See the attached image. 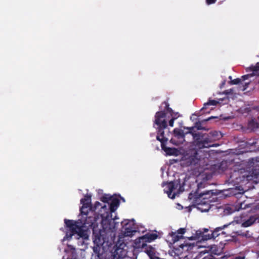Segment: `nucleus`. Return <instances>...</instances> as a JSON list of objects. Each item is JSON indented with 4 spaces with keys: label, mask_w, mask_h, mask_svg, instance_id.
<instances>
[{
    "label": "nucleus",
    "mask_w": 259,
    "mask_h": 259,
    "mask_svg": "<svg viewBox=\"0 0 259 259\" xmlns=\"http://www.w3.org/2000/svg\"><path fill=\"white\" fill-rule=\"evenodd\" d=\"M162 105H164V108L162 110L157 111L155 115V120L154 122L156 121V114L158 112H161L163 114L162 117H159L160 122H163L164 121L167 124L166 121V117L167 116L168 118H169L170 117L176 120L179 117V114L178 112H175L171 108L169 107V105L167 101H164L162 102Z\"/></svg>",
    "instance_id": "39448f33"
},
{
    "label": "nucleus",
    "mask_w": 259,
    "mask_h": 259,
    "mask_svg": "<svg viewBox=\"0 0 259 259\" xmlns=\"http://www.w3.org/2000/svg\"><path fill=\"white\" fill-rule=\"evenodd\" d=\"M178 187H181L180 182H170L167 183L165 188L166 190L164 189V191L167 193L169 198L174 199L176 197L177 194L178 193V192H177V193L172 192L177 189Z\"/></svg>",
    "instance_id": "9d476101"
},
{
    "label": "nucleus",
    "mask_w": 259,
    "mask_h": 259,
    "mask_svg": "<svg viewBox=\"0 0 259 259\" xmlns=\"http://www.w3.org/2000/svg\"><path fill=\"white\" fill-rule=\"evenodd\" d=\"M249 126L252 129L257 128L258 127V124L252 120L249 122Z\"/></svg>",
    "instance_id": "5701e85b"
},
{
    "label": "nucleus",
    "mask_w": 259,
    "mask_h": 259,
    "mask_svg": "<svg viewBox=\"0 0 259 259\" xmlns=\"http://www.w3.org/2000/svg\"><path fill=\"white\" fill-rule=\"evenodd\" d=\"M179 246L183 249H185V248H187L186 250H188L189 249L192 248V245L190 243L181 244Z\"/></svg>",
    "instance_id": "4be33fe9"
},
{
    "label": "nucleus",
    "mask_w": 259,
    "mask_h": 259,
    "mask_svg": "<svg viewBox=\"0 0 259 259\" xmlns=\"http://www.w3.org/2000/svg\"><path fill=\"white\" fill-rule=\"evenodd\" d=\"M217 0H206V3L208 5H210L213 4H214Z\"/></svg>",
    "instance_id": "cd10ccee"
},
{
    "label": "nucleus",
    "mask_w": 259,
    "mask_h": 259,
    "mask_svg": "<svg viewBox=\"0 0 259 259\" xmlns=\"http://www.w3.org/2000/svg\"><path fill=\"white\" fill-rule=\"evenodd\" d=\"M100 206H101V204L99 202L97 201V202H95V207L96 208H98Z\"/></svg>",
    "instance_id": "7c9ffc66"
},
{
    "label": "nucleus",
    "mask_w": 259,
    "mask_h": 259,
    "mask_svg": "<svg viewBox=\"0 0 259 259\" xmlns=\"http://www.w3.org/2000/svg\"><path fill=\"white\" fill-rule=\"evenodd\" d=\"M111 199V197H109L108 195H105L104 196H103L102 197H101L100 200L101 201H102L103 202H104V203H108V201L109 200H110Z\"/></svg>",
    "instance_id": "b1692460"
},
{
    "label": "nucleus",
    "mask_w": 259,
    "mask_h": 259,
    "mask_svg": "<svg viewBox=\"0 0 259 259\" xmlns=\"http://www.w3.org/2000/svg\"><path fill=\"white\" fill-rule=\"evenodd\" d=\"M225 84V81H224L223 83H222V85H224V84Z\"/></svg>",
    "instance_id": "e433bc0d"
},
{
    "label": "nucleus",
    "mask_w": 259,
    "mask_h": 259,
    "mask_svg": "<svg viewBox=\"0 0 259 259\" xmlns=\"http://www.w3.org/2000/svg\"><path fill=\"white\" fill-rule=\"evenodd\" d=\"M188 128L189 130L188 133L191 134L196 146L199 149L215 146L213 143L222 137L221 132L216 131H211L208 134H194L193 132L194 127Z\"/></svg>",
    "instance_id": "7ed1b4c3"
},
{
    "label": "nucleus",
    "mask_w": 259,
    "mask_h": 259,
    "mask_svg": "<svg viewBox=\"0 0 259 259\" xmlns=\"http://www.w3.org/2000/svg\"><path fill=\"white\" fill-rule=\"evenodd\" d=\"M252 74H246L241 76L240 78H237L230 80L229 83L231 85L238 84L239 86V90L242 91H244L248 87L249 82L243 83L242 81L249 78V77L252 76Z\"/></svg>",
    "instance_id": "1a4fd4ad"
},
{
    "label": "nucleus",
    "mask_w": 259,
    "mask_h": 259,
    "mask_svg": "<svg viewBox=\"0 0 259 259\" xmlns=\"http://www.w3.org/2000/svg\"><path fill=\"white\" fill-rule=\"evenodd\" d=\"M236 195H237L236 197L238 198V200L235 205L229 207L231 210V212L235 211H239L248 207H252V204L248 203L247 200H244L246 197L244 194V193H240Z\"/></svg>",
    "instance_id": "423d86ee"
},
{
    "label": "nucleus",
    "mask_w": 259,
    "mask_h": 259,
    "mask_svg": "<svg viewBox=\"0 0 259 259\" xmlns=\"http://www.w3.org/2000/svg\"><path fill=\"white\" fill-rule=\"evenodd\" d=\"M186 232V229L185 228H180L178 230V234H180V235H182Z\"/></svg>",
    "instance_id": "bb28decb"
},
{
    "label": "nucleus",
    "mask_w": 259,
    "mask_h": 259,
    "mask_svg": "<svg viewBox=\"0 0 259 259\" xmlns=\"http://www.w3.org/2000/svg\"><path fill=\"white\" fill-rule=\"evenodd\" d=\"M207 194V193H201L198 198L200 200V199H202L204 200V201L202 202L203 204L208 203L210 200H208L206 197V195Z\"/></svg>",
    "instance_id": "aec40b11"
},
{
    "label": "nucleus",
    "mask_w": 259,
    "mask_h": 259,
    "mask_svg": "<svg viewBox=\"0 0 259 259\" xmlns=\"http://www.w3.org/2000/svg\"><path fill=\"white\" fill-rule=\"evenodd\" d=\"M199 151L196 149L191 150L186 156V160L188 165H195L200 160Z\"/></svg>",
    "instance_id": "6e6552de"
},
{
    "label": "nucleus",
    "mask_w": 259,
    "mask_h": 259,
    "mask_svg": "<svg viewBox=\"0 0 259 259\" xmlns=\"http://www.w3.org/2000/svg\"><path fill=\"white\" fill-rule=\"evenodd\" d=\"M202 259H215V258L213 256H209V257L205 256Z\"/></svg>",
    "instance_id": "473e14b6"
},
{
    "label": "nucleus",
    "mask_w": 259,
    "mask_h": 259,
    "mask_svg": "<svg viewBox=\"0 0 259 259\" xmlns=\"http://www.w3.org/2000/svg\"><path fill=\"white\" fill-rule=\"evenodd\" d=\"M110 203H108V208H107V206L105 204L104 206H102L103 209H105L106 210H109L110 213L114 212L118 206L119 205V200L117 198H113L111 199Z\"/></svg>",
    "instance_id": "9b49d317"
},
{
    "label": "nucleus",
    "mask_w": 259,
    "mask_h": 259,
    "mask_svg": "<svg viewBox=\"0 0 259 259\" xmlns=\"http://www.w3.org/2000/svg\"><path fill=\"white\" fill-rule=\"evenodd\" d=\"M129 230L130 229L128 228L125 229L126 231L125 233L126 234V236H130L132 234V231Z\"/></svg>",
    "instance_id": "c85d7f7f"
},
{
    "label": "nucleus",
    "mask_w": 259,
    "mask_h": 259,
    "mask_svg": "<svg viewBox=\"0 0 259 259\" xmlns=\"http://www.w3.org/2000/svg\"><path fill=\"white\" fill-rule=\"evenodd\" d=\"M256 221H257V222H259V217L256 215H251L248 219L245 220L242 223L241 226L243 227H248L252 225Z\"/></svg>",
    "instance_id": "f8f14e48"
},
{
    "label": "nucleus",
    "mask_w": 259,
    "mask_h": 259,
    "mask_svg": "<svg viewBox=\"0 0 259 259\" xmlns=\"http://www.w3.org/2000/svg\"><path fill=\"white\" fill-rule=\"evenodd\" d=\"M204 230H205V233H207L208 231V230L206 229ZM202 237V239L203 240H209L211 239H213V236L211 235V233L203 234Z\"/></svg>",
    "instance_id": "412c9836"
},
{
    "label": "nucleus",
    "mask_w": 259,
    "mask_h": 259,
    "mask_svg": "<svg viewBox=\"0 0 259 259\" xmlns=\"http://www.w3.org/2000/svg\"><path fill=\"white\" fill-rule=\"evenodd\" d=\"M240 235L243 236H247L246 233H243V234H240Z\"/></svg>",
    "instance_id": "72a5a7b5"
},
{
    "label": "nucleus",
    "mask_w": 259,
    "mask_h": 259,
    "mask_svg": "<svg viewBox=\"0 0 259 259\" xmlns=\"http://www.w3.org/2000/svg\"><path fill=\"white\" fill-rule=\"evenodd\" d=\"M101 220V225L102 229L99 230V232H94L93 239L96 246L93 247L94 252L99 257L100 247L102 246L103 248L111 247L114 243L115 236H112V234L116 228L117 223L115 222V220L118 219L116 216L111 219H109V214L103 218L102 215Z\"/></svg>",
    "instance_id": "f257e3e1"
},
{
    "label": "nucleus",
    "mask_w": 259,
    "mask_h": 259,
    "mask_svg": "<svg viewBox=\"0 0 259 259\" xmlns=\"http://www.w3.org/2000/svg\"><path fill=\"white\" fill-rule=\"evenodd\" d=\"M258 255H259V250L258 251Z\"/></svg>",
    "instance_id": "58836bf2"
},
{
    "label": "nucleus",
    "mask_w": 259,
    "mask_h": 259,
    "mask_svg": "<svg viewBox=\"0 0 259 259\" xmlns=\"http://www.w3.org/2000/svg\"><path fill=\"white\" fill-rule=\"evenodd\" d=\"M91 196H85L84 198H82L80 200L81 203L83 204V206L82 207H83L84 208H87V207L91 203Z\"/></svg>",
    "instance_id": "dca6fc26"
},
{
    "label": "nucleus",
    "mask_w": 259,
    "mask_h": 259,
    "mask_svg": "<svg viewBox=\"0 0 259 259\" xmlns=\"http://www.w3.org/2000/svg\"><path fill=\"white\" fill-rule=\"evenodd\" d=\"M223 165V163H222L221 165L220 166V167H221Z\"/></svg>",
    "instance_id": "4c0bfd02"
},
{
    "label": "nucleus",
    "mask_w": 259,
    "mask_h": 259,
    "mask_svg": "<svg viewBox=\"0 0 259 259\" xmlns=\"http://www.w3.org/2000/svg\"><path fill=\"white\" fill-rule=\"evenodd\" d=\"M187 127L186 128L188 130V132L184 133V131L178 128H176L173 131V135L175 138H176L178 140L177 141H175L174 138H172L170 140V142L176 145H179L180 144H182L185 141V135L188 134H190L188 133L189 130Z\"/></svg>",
    "instance_id": "0eeeda50"
},
{
    "label": "nucleus",
    "mask_w": 259,
    "mask_h": 259,
    "mask_svg": "<svg viewBox=\"0 0 259 259\" xmlns=\"http://www.w3.org/2000/svg\"><path fill=\"white\" fill-rule=\"evenodd\" d=\"M250 68L253 71H259V63H257L255 66H251Z\"/></svg>",
    "instance_id": "393cba45"
},
{
    "label": "nucleus",
    "mask_w": 259,
    "mask_h": 259,
    "mask_svg": "<svg viewBox=\"0 0 259 259\" xmlns=\"http://www.w3.org/2000/svg\"><path fill=\"white\" fill-rule=\"evenodd\" d=\"M233 259H245V256L238 255V256H235Z\"/></svg>",
    "instance_id": "2f4dec72"
},
{
    "label": "nucleus",
    "mask_w": 259,
    "mask_h": 259,
    "mask_svg": "<svg viewBox=\"0 0 259 259\" xmlns=\"http://www.w3.org/2000/svg\"><path fill=\"white\" fill-rule=\"evenodd\" d=\"M144 240H145V241L146 242H151L153 240H155L156 239L158 235L156 233H147L145 235L142 236Z\"/></svg>",
    "instance_id": "4468645a"
},
{
    "label": "nucleus",
    "mask_w": 259,
    "mask_h": 259,
    "mask_svg": "<svg viewBox=\"0 0 259 259\" xmlns=\"http://www.w3.org/2000/svg\"><path fill=\"white\" fill-rule=\"evenodd\" d=\"M229 78L230 79V80H232V76H229Z\"/></svg>",
    "instance_id": "f704fd0d"
},
{
    "label": "nucleus",
    "mask_w": 259,
    "mask_h": 259,
    "mask_svg": "<svg viewBox=\"0 0 259 259\" xmlns=\"http://www.w3.org/2000/svg\"><path fill=\"white\" fill-rule=\"evenodd\" d=\"M84 207H81L80 208V213L84 215V220L83 221L82 226L78 225V223L73 220H64L66 226L70 231V236L74 234H77L80 237L85 238L86 233L83 230L82 227L91 228L94 231L99 232L95 229L98 227V220L99 219V215L95 212H85L83 211ZM94 235V233L93 234Z\"/></svg>",
    "instance_id": "f03ea898"
},
{
    "label": "nucleus",
    "mask_w": 259,
    "mask_h": 259,
    "mask_svg": "<svg viewBox=\"0 0 259 259\" xmlns=\"http://www.w3.org/2000/svg\"><path fill=\"white\" fill-rule=\"evenodd\" d=\"M226 227H227V225H224L223 227H218L215 228L213 231H211V235L213 236V239H214L221 234L220 232L222 231V230Z\"/></svg>",
    "instance_id": "f3484780"
},
{
    "label": "nucleus",
    "mask_w": 259,
    "mask_h": 259,
    "mask_svg": "<svg viewBox=\"0 0 259 259\" xmlns=\"http://www.w3.org/2000/svg\"><path fill=\"white\" fill-rule=\"evenodd\" d=\"M233 92V89H230L229 90H226L224 92V94L228 95L230 94H232Z\"/></svg>",
    "instance_id": "a878e982"
},
{
    "label": "nucleus",
    "mask_w": 259,
    "mask_h": 259,
    "mask_svg": "<svg viewBox=\"0 0 259 259\" xmlns=\"http://www.w3.org/2000/svg\"><path fill=\"white\" fill-rule=\"evenodd\" d=\"M170 234L171 237V240L174 243L177 242L181 238H183L182 235H179L176 232H171Z\"/></svg>",
    "instance_id": "a211bd4d"
},
{
    "label": "nucleus",
    "mask_w": 259,
    "mask_h": 259,
    "mask_svg": "<svg viewBox=\"0 0 259 259\" xmlns=\"http://www.w3.org/2000/svg\"><path fill=\"white\" fill-rule=\"evenodd\" d=\"M219 102L214 100H209L208 102L206 103H204L203 105V107L201 109L202 110H204L207 108V106L209 105H216Z\"/></svg>",
    "instance_id": "6ab92c4d"
},
{
    "label": "nucleus",
    "mask_w": 259,
    "mask_h": 259,
    "mask_svg": "<svg viewBox=\"0 0 259 259\" xmlns=\"http://www.w3.org/2000/svg\"><path fill=\"white\" fill-rule=\"evenodd\" d=\"M147 245L146 241L142 236L139 237L135 240L134 247L135 249L144 248Z\"/></svg>",
    "instance_id": "ddd939ff"
},
{
    "label": "nucleus",
    "mask_w": 259,
    "mask_h": 259,
    "mask_svg": "<svg viewBox=\"0 0 259 259\" xmlns=\"http://www.w3.org/2000/svg\"><path fill=\"white\" fill-rule=\"evenodd\" d=\"M257 208H259V203L256 206Z\"/></svg>",
    "instance_id": "c9c22d12"
},
{
    "label": "nucleus",
    "mask_w": 259,
    "mask_h": 259,
    "mask_svg": "<svg viewBox=\"0 0 259 259\" xmlns=\"http://www.w3.org/2000/svg\"><path fill=\"white\" fill-rule=\"evenodd\" d=\"M163 114L158 112L156 116L155 124L157 125V135L156 139L160 142L162 149L169 155H175L177 151L175 148H169L166 146L168 139L165 136L164 130L166 128L167 124L163 121L160 122L159 117H162Z\"/></svg>",
    "instance_id": "20e7f679"
},
{
    "label": "nucleus",
    "mask_w": 259,
    "mask_h": 259,
    "mask_svg": "<svg viewBox=\"0 0 259 259\" xmlns=\"http://www.w3.org/2000/svg\"><path fill=\"white\" fill-rule=\"evenodd\" d=\"M214 118V117H209L206 119H204V120H202L201 121H198V122H196L195 123V126H192V127H194V129L193 130V132L194 133V134H196L195 132V131H194V129L195 128H196L197 130H206L204 127H202L201 124H202V122H204V121H207L208 120H209L211 118Z\"/></svg>",
    "instance_id": "2eb2a0df"
},
{
    "label": "nucleus",
    "mask_w": 259,
    "mask_h": 259,
    "mask_svg": "<svg viewBox=\"0 0 259 259\" xmlns=\"http://www.w3.org/2000/svg\"><path fill=\"white\" fill-rule=\"evenodd\" d=\"M175 120L171 118V119L169 121V125L172 127L174 126V121Z\"/></svg>",
    "instance_id": "c756f323"
}]
</instances>
